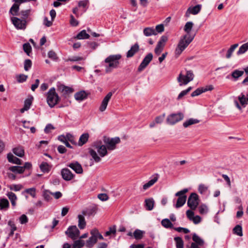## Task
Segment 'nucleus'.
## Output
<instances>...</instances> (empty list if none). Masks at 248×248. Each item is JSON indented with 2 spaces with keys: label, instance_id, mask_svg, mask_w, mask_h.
Listing matches in <instances>:
<instances>
[{
  "label": "nucleus",
  "instance_id": "nucleus-1",
  "mask_svg": "<svg viewBox=\"0 0 248 248\" xmlns=\"http://www.w3.org/2000/svg\"><path fill=\"white\" fill-rule=\"evenodd\" d=\"M31 12L30 9L22 10L19 13L20 18L16 16L11 17L12 23L16 29L24 30L26 28L27 22L31 20L29 17Z\"/></svg>",
  "mask_w": 248,
  "mask_h": 248
},
{
  "label": "nucleus",
  "instance_id": "nucleus-2",
  "mask_svg": "<svg viewBox=\"0 0 248 248\" xmlns=\"http://www.w3.org/2000/svg\"><path fill=\"white\" fill-rule=\"evenodd\" d=\"M93 147L94 149H90L89 154L95 162H99L101 160L100 157H103L108 154L107 147L102 145L101 141L94 142Z\"/></svg>",
  "mask_w": 248,
  "mask_h": 248
},
{
  "label": "nucleus",
  "instance_id": "nucleus-3",
  "mask_svg": "<svg viewBox=\"0 0 248 248\" xmlns=\"http://www.w3.org/2000/svg\"><path fill=\"white\" fill-rule=\"evenodd\" d=\"M122 56L120 54L111 55L105 60V62L108 63L106 66V72L110 73L112 69L117 68L119 64V60L121 59Z\"/></svg>",
  "mask_w": 248,
  "mask_h": 248
},
{
  "label": "nucleus",
  "instance_id": "nucleus-4",
  "mask_svg": "<svg viewBox=\"0 0 248 248\" xmlns=\"http://www.w3.org/2000/svg\"><path fill=\"white\" fill-rule=\"evenodd\" d=\"M194 36L186 34L183 36L177 46L175 50V55L177 56H179L182 52L186 49L189 44L192 41Z\"/></svg>",
  "mask_w": 248,
  "mask_h": 248
},
{
  "label": "nucleus",
  "instance_id": "nucleus-5",
  "mask_svg": "<svg viewBox=\"0 0 248 248\" xmlns=\"http://www.w3.org/2000/svg\"><path fill=\"white\" fill-rule=\"evenodd\" d=\"M46 102L49 107L53 108L60 100L54 87L51 88L46 94Z\"/></svg>",
  "mask_w": 248,
  "mask_h": 248
},
{
  "label": "nucleus",
  "instance_id": "nucleus-6",
  "mask_svg": "<svg viewBox=\"0 0 248 248\" xmlns=\"http://www.w3.org/2000/svg\"><path fill=\"white\" fill-rule=\"evenodd\" d=\"M194 75L192 70L186 71V73L185 76L183 75L182 73H180L177 78L178 82L179 83L180 86L183 85H186L190 81L193 80Z\"/></svg>",
  "mask_w": 248,
  "mask_h": 248
},
{
  "label": "nucleus",
  "instance_id": "nucleus-7",
  "mask_svg": "<svg viewBox=\"0 0 248 248\" xmlns=\"http://www.w3.org/2000/svg\"><path fill=\"white\" fill-rule=\"evenodd\" d=\"M188 191L187 188H184V189L179 191L176 193L175 196L179 197L175 205L176 208H180L185 204L186 200V196L185 195V193Z\"/></svg>",
  "mask_w": 248,
  "mask_h": 248
},
{
  "label": "nucleus",
  "instance_id": "nucleus-8",
  "mask_svg": "<svg viewBox=\"0 0 248 248\" xmlns=\"http://www.w3.org/2000/svg\"><path fill=\"white\" fill-rule=\"evenodd\" d=\"M104 142L106 144L108 150L111 151L116 149V144L119 143L121 140L117 137L112 138L104 137Z\"/></svg>",
  "mask_w": 248,
  "mask_h": 248
},
{
  "label": "nucleus",
  "instance_id": "nucleus-9",
  "mask_svg": "<svg viewBox=\"0 0 248 248\" xmlns=\"http://www.w3.org/2000/svg\"><path fill=\"white\" fill-rule=\"evenodd\" d=\"M199 204V196L196 193H192L187 201L188 206L192 210H195Z\"/></svg>",
  "mask_w": 248,
  "mask_h": 248
},
{
  "label": "nucleus",
  "instance_id": "nucleus-10",
  "mask_svg": "<svg viewBox=\"0 0 248 248\" xmlns=\"http://www.w3.org/2000/svg\"><path fill=\"white\" fill-rule=\"evenodd\" d=\"M184 118V115L182 112L172 113L169 115L167 119L168 124L173 125L177 122L182 120Z\"/></svg>",
  "mask_w": 248,
  "mask_h": 248
},
{
  "label": "nucleus",
  "instance_id": "nucleus-11",
  "mask_svg": "<svg viewBox=\"0 0 248 248\" xmlns=\"http://www.w3.org/2000/svg\"><path fill=\"white\" fill-rule=\"evenodd\" d=\"M65 233L71 239L75 240L79 237L80 232L76 226H71Z\"/></svg>",
  "mask_w": 248,
  "mask_h": 248
},
{
  "label": "nucleus",
  "instance_id": "nucleus-12",
  "mask_svg": "<svg viewBox=\"0 0 248 248\" xmlns=\"http://www.w3.org/2000/svg\"><path fill=\"white\" fill-rule=\"evenodd\" d=\"M168 40V38L167 36L163 35L161 37L155 49V53L156 55L158 56L161 53Z\"/></svg>",
  "mask_w": 248,
  "mask_h": 248
},
{
  "label": "nucleus",
  "instance_id": "nucleus-13",
  "mask_svg": "<svg viewBox=\"0 0 248 248\" xmlns=\"http://www.w3.org/2000/svg\"><path fill=\"white\" fill-rule=\"evenodd\" d=\"M153 54L152 53H148L143 59L141 63L138 67V71L140 72L145 69L147 66L149 64L153 59Z\"/></svg>",
  "mask_w": 248,
  "mask_h": 248
},
{
  "label": "nucleus",
  "instance_id": "nucleus-14",
  "mask_svg": "<svg viewBox=\"0 0 248 248\" xmlns=\"http://www.w3.org/2000/svg\"><path fill=\"white\" fill-rule=\"evenodd\" d=\"M57 90L59 92L61 93L65 97H66L67 95L74 92V90L72 88L63 84L58 85Z\"/></svg>",
  "mask_w": 248,
  "mask_h": 248
},
{
  "label": "nucleus",
  "instance_id": "nucleus-15",
  "mask_svg": "<svg viewBox=\"0 0 248 248\" xmlns=\"http://www.w3.org/2000/svg\"><path fill=\"white\" fill-rule=\"evenodd\" d=\"M62 178L65 181H68L73 179L75 175L67 168H64L61 170Z\"/></svg>",
  "mask_w": 248,
  "mask_h": 248
},
{
  "label": "nucleus",
  "instance_id": "nucleus-16",
  "mask_svg": "<svg viewBox=\"0 0 248 248\" xmlns=\"http://www.w3.org/2000/svg\"><path fill=\"white\" fill-rule=\"evenodd\" d=\"M112 95V92H109L104 98L103 99L101 105L99 107V110L101 112L104 111L108 106V103L109 101L110 100L111 96Z\"/></svg>",
  "mask_w": 248,
  "mask_h": 248
},
{
  "label": "nucleus",
  "instance_id": "nucleus-17",
  "mask_svg": "<svg viewBox=\"0 0 248 248\" xmlns=\"http://www.w3.org/2000/svg\"><path fill=\"white\" fill-rule=\"evenodd\" d=\"M67 166L78 174H81L83 172L82 167L78 161L69 163Z\"/></svg>",
  "mask_w": 248,
  "mask_h": 248
},
{
  "label": "nucleus",
  "instance_id": "nucleus-18",
  "mask_svg": "<svg viewBox=\"0 0 248 248\" xmlns=\"http://www.w3.org/2000/svg\"><path fill=\"white\" fill-rule=\"evenodd\" d=\"M159 178V175L158 174H155L153 176V178L150 181H149L147 183L143 185V190H146L148 189L149 187L153 186L158 180Z\"/></svg>",
  "mask_w": 248,
  "mask_h": 248
},
{
  "label": "nucleus",
  "instance_id": "nucleus-19",
  "mask_svg": "<svg viewBox=\"0 0 248 248\" xmlns=\"http://www.w3.org/2000/svg\"><path fill=\"white\" fill-rule=\"evenodd\" d=\"M140 49V46L139 44L136 43L133 45L130 49L127 51L126 53L127 58H131L134 56V55L139 51Z\"/></svg>",
  "mask_w": 248,
  "mask_h": 248
},
{
  "label": "nucleus",
  "instance_id": "nucleus-20",
  "mask_svg": "<svg viewBox=\"0 0 248 248\" xmlns=\"http://www.w3.org/2000/svg\"><path fill=\"white\" fill-rule=\"evenodd\" d=\"M75 98L78 101H81L88 97V94L84 91H81L76 93L74 95Z\"/></svg>",
  "mask_w": 248,
  "mask_h": 248
},
{
  "label": "nucleus",
  "instance_id": "nucleus-21",
  "mask_svg": "<svg viewBox=\"0 0 248 248\" xmlns=\"http://www.w3.org/2000/svg\"><path fill=\"white\" fill-rule=\"evenodd\" d=\"M145 207L148 211H151L153 209L155 205V201L152 198L145 200Z\"/></svg>",
  "mask_w": 248,
  "mask_h": 248
},
{
  "label": "nucleus",
  "instance_id": "nucleus-22",
  "mask_svg": "<svg viewBox=\"0 0 248 248\" xmlns=\"http://www.w3.org/2000/svg\"><path fill=\"white\" fill-rule=\"evenodd\" d=\"M7 159L9 162L16 164L17 165H21L22 161L21 159L15 156L12 154L9 153L7 155Z\"/></svg>",
  "mask_w": 248,
  "mask_h": 248
},
{
  "label": "nucleus",
  "instance_id": "nucleus-23",
  "mask_svg": "<svg viewBox=\"0 0 248 248\" xmlns=\"http://www.w3.org/2000/svg\"><path fill=\"white\" fill-rule=\"evenodd\" d=\"M32 97L27 98L24 101V107L20 109V112L23 113L30 109L32 102Z\"/></svg>",
  "mask_w": 248,
  "mask_h": 248
},
{
  "label": "nucleus",
  "instance_id": "nucleus-24",
  "mask_svg": "<svg viewBox=\"0 0 248 248\" xmlns=\"http://www.w3.org/2000/svg\"><path fill=\"white\" fill-rule=\"evenodd\" d=\"M13 152L16 155L20 157H23L25 154L24 148L21 146L13 148Z\"/></svg>",
  "mask_w": 248,
  "mask_h": 248
},
{
  "label": "nucleus",
  "instance_id": "nucleus-25",
  "mask_svg": "<svg viewBox=\"0 0 248 248\" xmlns=\"http://www.w3.org/2000/svg\"><path fill=\"white\" fill-rule=\"evenodd\" d=\"M19 4L18 3H15L10 10V13L13 16H20L18 13L19 10Z\"/></svg>",
  "mask_w": 248,
  "mask_h": 248
},
{
  "label": "nucleus",
  "instance_id": "nucleus-26",
  "mask_svg": "<svg viewBox=\"0 0 248 248\" xmlns=\"http://www.w3.org/2000/svg\"><path fill=\"white\" fill-rule=\"evenodd\" d=\"M143 34L146 36H150L153 35H156L155 30L154 28L147 27L144 29L143 31Z\"/></svg>",
  "mask_w": 248,
  "mask_h": 248
},
{
  "label": "nucleus",
  "instance_id": "nucleus-27",
  "mask_svg": "<svg viewBox=\"0 0 248 248\" xmlns=\"http://www.w3.org/2000/svg\"><path fill=\"white\" fill-rule=\"evenodd\" d=\"M202 6L201 5L198 4L192 8L189 7L187 11L186 14H187V13L189 12L190 13L193 14V15H197L198 14L201 10Z\"/></svg>",
  "mask_w": 248,
  "mask_h": 248
},
{
  "label": "nucleus",
  "instance_id": "nucleus-28",
  "mask_svg": "<svg viewBox=\"0 0 248 248\" xmlns=\"http://www.w3.org/2000/svg\"><path fill=\"white\" fill-rule=\"evenodd\" d=\"M89 138V135L88 133H86L82 134L79 139L78 144L80 146H82L86 143L88 140Z\"/></svg>",
  "mask_w": 248,
  "mask_h": 248
},
{
  "label": "nucleus",
  "instance_id": "nucleus-29",
  "mask_svg": "<svg viewBox=\"0 0 248 248\" xmlns=\"http://www.w3.org/2000/svg\"><path fill=\"white\" fill-rule=\"evenodd\" d=\"M89 38L90 35L87 33L86 31L84 30L81 31L75 37V38L79 40L89 39Z\"/></svg>",
  "mask_w": 248,
  "mask_h": 248
},
{
  "label": "nucleus",
  "instance_id": "nucleus-30",
  "mask_svg": "<svg viewBox=\"0 0 248 248\" xmlns=\"http://www.w3.org/2000/svg\"><path fill=\"white\" fill-rule=\"evenodd\" d=\"M192 240L194 241L193 243L196 244V245H199L200 246H203L204 244V242L203 240L200 238L196 233H194L193 234Z\"/></svg>",
  "mask_w": 248,
  "mask_h": 248
},
{
  "label": "nucleus",
  "instance_id": "nucleus-31",
  "mask_svg": "<svg viewBox=\"0 0 248 248\" xmlns=\"http://www.w3.org/2000/svg\"><path fill=\"white\" fill-rule=\"evenodd\" d=\"M200 121L196 119L190 118L186 121H185L183 125L185 128L188 127L189 126L199 123Z\"/></svg>",
  "mask_w": 248,
  "mask_h": 248
},
{
  "label": "nucleus",
  "instance_id": "nucleus-32",
  "mask_svg": "<svg viewBox=\"0 0 248 248\" xmlns=\"http://www.w3.org/2000/svg\"><path fill=\"white\" fill-rule=\"evenodd\" d=\"M51 168V166L46 162H43L40 165V169L44 173L48 172Z\"/></svg>",
  "mask_w": 248,
  "mask_h": 248
},
{
  "label": "nucleus",
  "instance_id": "nucleus-33",
  "mask_svg": "<svg viewBox=\"0 0 248 248\" xmlns=\"http://www.w3.org/2000/svg\"><path fill=\"white\" fill-rule=\"evenodd\" d=\"M238 99L239 100L241 105L243 107H246L248 104V101L247 100V96H246L245 94L242 93L238 97Z\"/></svg>",
  "mask_w": 248,
  "mask_h": 248
},
{
  "label": "nucleus",
  "instance_id": "nucleus-34",
  "mask_svg": "<svg viewBox=\"0 0 248 248\" xmlns=\"http://www.w3.org/2000/svg\"><path fill=\"white\" fill-rule=\"evenodd\" d=\"M9 207V202L7 199H0V208L1 210H7Z\"/></svg>",
  "mask_w": 248,
  "mask_h": 248
},
{
  "label": "nucleus",
  "instance_id": "nucleus-35",
  "mask_svg": "<svg viewBox=\"0 0 248 248\" xmlns=\"http://www.w3.org/2000/svg\"><path fill=\"white\" fill-rule=\"evenodd\" d=\"M244 71L236 69L232 72L231 76L234 80H237L239 78L244 74Z\"/></svg>",
  "mask_w": 248,
  "mask_h": 248
},
{
  "label": "nucleus",
  "instance_id": "nucleus-36",
  "mask_svg": "<svg viewBox=\"0 0 248 248\" xmlns=\"http://www.w3.org/2000/svg\"><path fill=\"white\" fill-rule=\"evenodd\" d=\"M96 242V238L94 236H91L89 239L86 241V246L88 248H92Z\"/></svg>",
  "mask_w": 248,
  "mask_h": 248
},
{
  "label": "nucleus",
  "instance_id": "nucleus-37",
  "mask_svg": "<svg viewBox=\"0 0 248 248\" xmlns=\"http://www.w3.org/2000/svg\"><path fill=\"white\" fill-rule=\"evenodd\" d=\"M78 226L80 229H83L85 228L86 226V221L85 220L84 217L81 215H79L78 216Z\"/></svg>",
  "mask_w": 248,
  "mask_h": 248
},
{
  "label": "nucleus",
  "instance_id": "nucleus-38",
  "mask_svg": "<svg viewBox=\"0 0 248 248\" xmlns=\"http://www.w3.org/2000/svg\"><path fill=\"white\" fill-rule=\"evenodd\" d=\"M9 170L11 171L19 174H21L24 172V168L21 166H12Z\"/></svg>",
  "mask_w": 248,
  "mask_h": 248
},
{
  "label": "nucleus",
  "instance_id": "nucleus-39",
  "mask_svg": "<svg viewBox=\"0 0 248 248\" xmlns=\"http://www.w3.org/2000/svg\"><path fill=\"white\" fill-rule=\"evenodd\" d=\"M238 46V44H235L231 46L230 48L227 51V54L226 55V58L230 59L231 57L232 53L233 52L234 50Z\"/></svg>",
  "mask_w": 248,
  "mask_h": 248
},
{
  "label": "nucleus",
  "instance_id": "nucleus-40",
  "mask_svg": "<svg viewBox=\"0 0 248 248\" xmlns=\"http://www.w3.org/2000/svg\"><path fill=\"white\" fill-rule=\"evenodd\" d=\"M248 50V42L243 45H242L239 48V50L237 52L238 55H241L245 53Z\"/></svg>",
  "mask_w": 248,
  "mask_h": 248
},
{
  "label": "nucleus",
  "instance_id": "nucleus-41",
  "mask_svg": "<svg viewBox=\"0 0 248 248\" xmlns=\"http://www.w3.org/2000/svg\"><path fill=\"white\" fill-rule=\"evenodd\" d=\"M193 26V23L189 21L186 23L185 27H184V31L186 32V34H188V35H190L189 34L190 32H191L192 27Z\"/></svg>",
  "mask_w": 248,
  "mask_h": 248
},
{
  "label": "nucleus",
  "instance_id": "nucleus-42",
  "mask_svg": "<svg viewBox=\"0 0 248 248\" xmlns=\"http://www.w3.org/2000/svg\"><path fill=\"white\" fill-rule=\"evenodd\" d=\"M144 232L139 229H136L133 232V236L137 240L141 239L143 237Z\"/></svg>",
  "mask_w": 248,
  "mask_h": 248
},
{
  "label": "nucleus",
  "instance_id": "nucleus-43",
  "mask_svg": "<svg viewBox=\"0 0 248 248\" xmlns=\"http://www.w3.org/2000/svg\"><path fill=\"white\" fill-rule=\"evenodd\" d=\"M177 248H184V241L181 237H176L174 238Z\"/></svg>",
  "mask_w": 248,
  "mask_h": 248
},
{
  "label": "nucleus",
  "instance_id": "nucleus-44",
  "mask_svg": "<svg viewBox=\"0 0 248 248\" xmlns=\"http://www.w3.org/2000/svg\"><path fill=\"white\" fill-rule=\"evenodd\" d=\"M207 91L208 89H207V88H198L195 91L192 93L191 95L192 97L198 96L202 93L205 92Z\"/></svg>",
  "mask_w": 248,
  "mask_h": 248
},
{
  "label": "nucleus",
  "instance_id": "nucleus-45",
  "mask_svg": "<svg viewBox=\"0 0 248 248\" xmlns=\"http://www.w3.org/2000/svg\"><path fill=\"white\" fill-rule=\"evenodd\" d=\"M85 245L84 241L82 240H75L73 245L72 248H81Z\"/></svg>",
  "mask_w": 248,
  "mask_h": 248
},
{
  "label": "nucleus",
  "instance_id": "nucleus-46",
  "mask_svg": "<svg viewBox=\"0 0 248 248\" xmlns=\"http://www.w3.org/2000/svg\"><path fill=\"white\" fill-rule=\"evenodd\" d=\"M233 233L236 235L242 236L243 235L242 228L240 225H237L233 229Z\"/></svg>",
  "mask_w": 248,
  "mask_h": 248
},
{
  "label": "nucleus",
  "instance_id": "nucleus-47",
  "mask_svg": "<svg viewBox=\"0 0 248 248\" xmlns=\"http://www.w3.org/2000/svg\"><path fill=\"white\" fill-rule=\"evenodd\" d=\"M161 224L166 228H172L173 226L171 221L167 218L163 219L161 221Z\"/></svg>",
  "mask_w": 248,
  "mask_h": 248
},
{
  "label": "nucleus",
  "instance_id": "nucleus-48",
  "mask_svg": "<svg viewBox=\"0 0 248 248\" xmlns=\"http://www.w3.org/2000/svg\"><path fill=\"white\" fill-rule=\"evenodd\" d=\"M32 66L31 61L30 59H26L24 62V68L26 71H29Z\"/></svg>",
  "mask_w": 248,
  "mask_h": 248
},
{
  "label": "nucleus",
  "instance_id": "nucleus-49",
  "mask_svg": "<svg viewBox=\"0 0 248 248\" xmlns=\"http://www.w3.org/2000/svg\"><path fill=\"white\" fill-rule=\"evenodd\" d=\"M23 48L24 52L28 55L30 56V53L31 51V47L29 43L24 44L23 45Z\"/></svg>",
  "mask_w": 248,
  "mask_h": 248
},
{
  "label": "nucleus",
  "instance_id": "nucleus-50",
  "mask_svg": "<svg viewBox=\"0 0 248 248\" xmlns=\"http://www.w3.org/2000/svg\"><path fill=\"white\" fill-rule=\"evenodd\" d=\"M84 60V58L83 57L74 56L72 58H69L68 59H65V62H78L80 61H83Z\"/></svg>",
  "mask_w": 248,
  "mask_h": 248
},
{
  "label": "nucleus",
  "instance_id": "nucleus-51",
  "mask_svg": "<svg viewBox=\"0 0 248 248\" xmlns=\"http://www.w3.org/2000/svg\"><path fill=\"white\" fill-rule=\"evenodd\" d=\"M52 192H50L49 190H45L43 191V196L45 200L46 201H49L52 199L51 195H52Z\"/></svg>",
  "mask_w": 248,
  "mask_h": 248
},
{
  "label": "nucleus",
  "instance_id": "nucleus-52",
  "mask_svg": "<svg viewBox=\"0 0 248 248\" xmlns=\"http://www.w3.org/2000/svg\"><path fill=\"white\" fill-rule=\"evenodd\" d=\"M199 212L202 215L206 214L208 212V207L205 204H202L199 207Z\"/></svg>",
  "mask_w": 248,
  "mask_h": 248
},
{
  "label": "nucleus",
  "instance_id": "nucleus-53",
  "mask_svg": "<svg viewBox=\"0 0 248 248\" xmlns=\"http://www.w3.org/2000/svg\"><path fill=\"white\" fill-rule=\"evenodd\" d=\"M27 78L28 76L24 74H20L16 77L17 81L19 83H22L26 81Z\"/></svg>",
  "mask_w": 248,
  "mask_h": 248
},
{
  "label": "nucleus",
  "instance_id": "nucleus-54",
  "mask_svg": "<svg viewBox=\"0 0 248 248\" xmlns=\"http://www.w3.org/2000/svg\"><path fill=\"white\" fill-rule=\"evenodd\" d=\"M191 89L192 88L189 87L187 89L182 91L178 95L177 99H180L182 97L186 95L189 92H190Z\"/></svg>",
  "mask_w": 248,
  "mask_h": 248
},
{
  "label": "nucleus",
  "instance_id": "nucleus-55",
  "mask_svg": "<svg viewBox=\"0 0 248 248\" xmlns=\"http://www.w3.org/2000/svg\"><path fill=\"white\" fill-rule=\"evenodd\" d=\"M9 188L11 190H14L15 191H19L21 188L22 186L20 185H11L10 186H9Z\"/></svg>",
  "mask_w": 248,
  "mask_h": 248
},
{
  "label": "nucleus",
  "instance_id": "nucleus-56",
  "mask_svg": "<svg viewBox=\"0 0 248 248\" xmlns=\"http://www.w3.org/2000/svg\"><path fill=\"white\" fill-rule=\"evenodd\" d=\"M6 195L11 202L17 200V197L16 195L12 192H8Z\"/></svg>",
  "mask_w": 248,
  "mask_h": 248
},
{
  "label": "nucleus",
  "instance_id": "nucleus-57",
  "mask_svg": "<svg viewBox=\"0 0 248 248\" xmlns=\"http://www.w3.org/2000/svg\"><path fill=\"white\" fill-rule=\"evenodd\" d=\"M35 190H36V189L35 188H30L26 189L25 190V192L29 194L33 198H35L36 196Z\"/></svg>",
  "mask_w": 248,
  "mask_h": 248
},
{
  "label": "nucleus",
  "instance_id": "nucleus-58",
  "mask_svg": "<svg viewBox=\"0 0 248 248\" xmlns=\"http://www.w3.org/2000/svg\"><path fill=\"white\" fill-rule=\"evenodd\" d=\"M98 198L102 201H106L108 199V196L107 194L101 193L97 196Z\"/></svg>",
  "mask_w": 248,
  "mask_h": 248
},
{
  "label": "nucleus",
  "instance_id": "nucleus-59",
  "mask_svg": "<svg viewBox=\"0 0 248 248\" xmlns=\"http://www.w3.org/2000/svg\"><path fill=\"white\" fill-rule=\"evenodd\" d=\"M48 57L53 60H56L58 59L56 53L53 50H51L48 52Z\"/></svg>",
  "mask_w": 248,
  "mask_h": 248
},
{
  "label": "nucleus",
  "instance_id": "nucleus-60",
  "mask_svg": "<svg viewBox=\"0 0 248 248\" xmlns=\"http://www.w3.org/2000/svg\"><path fill=\"white\" fill-rule=\"evenodd\" d=\"M207 190V187L204 185L201 184L199 186L198 190L201 194L204 193Z\"/></svg>",
  "mask_w": 248,
  "mask_h": 248
},
{
  "label": "nucleus",
  "instance_id": "nucleus-61",
  "mask_svg": "<svg viewBox=\"0 0 248 248\" xmlns=\"http://www.w3.org/2000/svg\"><path fill=\"white\" fill-rule=\"evenodd\" d=\"M116 228L115 226H113V227H110L109 229V231H107L105 233V236H107L111 234V233L115 234L116 233Z\"/></svg>",
  "mask_w": 248,
  "mask_h": 248
},
{
  "label": "nucleus",
  "instance_id": "nucleus-62",
  "mask_svg": "<svg viewBox=\"0 0 248 248\" xmlns=\"http://www.w3.org/2000/svg\"><path fill=\"white\" fill-rule=\"evenodd\" d=\"M165 114H163L162 115L157 116L155 118V121L156 124H160L163 122V120L165 117Z\"/></svg>",
  "mask_w": 248,
  "mask_h": 248
},
{
  "label": "nucleus",
  "instance_id": "nucleus-63",
  "mask_svg": "<svg viewBox=\"0 0 248 248\" xmlns=\"http://www.w3.org/2000/svg\"><path fill=\"white\" fill-rule=\"evenodd\" d=\"M155 30L156 33L157 32L161 33L164 31V27L163 24H159L156 26L155 29Z\"/></svg>",
  "mask_w": 248,
  "mask_h": 248
},
{
  "label": "nucleus",
  "instance_id": "nucleus-64",
  "mask_svg": "<svg viewBox=\"0 0 248 248\" xmlns=\"http://www.w3.org/2000/svg\"><path fill=\"white\" fill-rule=\"evenodd\" d=\"M21 224H25L28 221V218L25 215H22L19 218Z\"/></svg>",
  "mask_w": 248,
  "mask_h": 248
}]
</instances>
